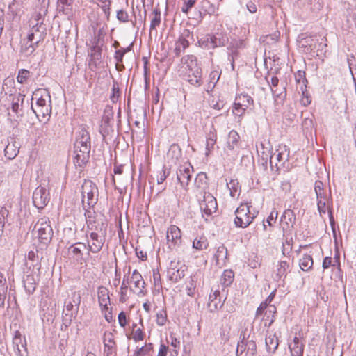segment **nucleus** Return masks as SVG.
<instances>
[{"mask_svg": "<svg viewBox=\"0 0 356 356\" xmlns=\"http://www.w3.org/2000/svg\"><path fill=\"white\" fill-rule=\"evenodd\" d=\"M90 138L86 130L80 131L74 143V163L76 166L82 168L88 162L90 152Z\"/></svg>", "mask_w": 356, "mask_h": 356, "instance_id": "f257e3e1", "label": "nucleus"}, {"mask_svg": "<svg viewBox=\"0 0 356 356\" xmlns=\"http://www.w3.org/2000/svg\"><path fill=\"white\" fill-rule=\"evenodd\" d=\"M182 67L186 71L187 81L196 87L200 86L202 81V70L198 66L196 57L193 55H187L182 58Z\"/></svg>", "mask_w": 356, "mask_h": 356, "instance_id": "f03ea898", "label": "nucleus"}, {"mask_svg": "<svg viewBox=\"0 0 356 356\" xmlns=\"http://www.w3.org/2000/svg\"><path fill=\"white\" fill-rule=\"evenodd\" d=\"M35 99V105L31 106V109L38 118L50 116L51 113V96L45 90H38L33 92L32 99Z\"/></svg>", "mask_w": 356, "mask_h": 356, "instance_id": "7ed1b4c3", "label": "nucleus"}, {"mask_svg": "<svg viewBox=\"0 0 356 356\" xmlns=\"http://www.w3.org/2000/svg\"><path fill=\"white\" fill-rule=\"evenodd\" d=\"M248 204H241L236 209L234 223L236 227L246 228L255 219L257 213L252 212Z\"/></svg>", "mask_w": 356, "mask_h": 356, "instance_id": "20e7f679", "label": "nucleus"}, {"mask_svg": "<svg viewBox=\"0 0 356 356\" xmlns=\"http://www.w3.org/2000/svg\"><path fill=\"white\" fill-rule=\"evenodd\" d=\"M98 188L95 183L90 180H85L81 186V196L83 207L85 209L86 204L89 208L93 207L98 200Z\"/></svg>", "mask_w": 356, "mask_h": 356, "instance_id": "39448f33", "label": "nucleus"}, {"mask_svg": "<svg viewBox=\"0 0 356 356\" xmlns=\"http://www.w3.org/2000/svg\"><path fill=\"white\" fill-rule=\"evenodd\" d=\"M98 230H92L90 241L88 242V250L97 253L99 252L104 243V236L106 233L107 225L101 221L98 223Z\"/></svg>", "mask_w": 356, "mask_h": 356, "instance_id": "423d86ee", "label": "nucleus"}, {"mask_svg": "<svg viewBox=\"0 0 356 356\" xmlns=\"http://www.w3.org/2000/svg\"><path fill=\"white\" fill-rule=\"evenodd\" d=\"M49 222L48 218L42 217L38 220L34 227V229H37L38 238L44 243L49 241L53 235V230Z\"/></svg>", "mask_w": 356, "mask_h": 356, "instance_id": "0eeeda50", "label": "nucleus"}, {"mask_svg": "<svg viewBox=\"0 0 356 356\" xmlns=\"http://www.w3.org/2000/svg\"><path fill=\"white\" fill-rule=\"evenodd\" d=\"M38 37H35L33 34L27 35L21 40L20 53L24 56H29L35 51L38 46Z\"/></svg>", "mask_w": 356, "mask_h": 356, "instance_id": "6e6552de", "label": "nucleus"}, {"mask_svg": "<svg viewBox=\"0 0 356 356\" xmlns=\"http://www.w3.org/2000/svg\"><path fill=\"white\" fill-rule=\"evenodd\" d=\"M289 156V149L286 145H279L276 151L270 156V163L276 167L283 166L284 163L288 161Z\"/></svg>", "mask_w": 356, "mask_h": 356, "instance_id": "1a4fd4ad", "label": "nucleus"}, {"mask_svg": "<svg viewBox=\"0 0 356 356\" xmlns=\"http://www.w3.org/2000/svg\"><path fill=\"white\" fill-rule=\"evenodd\" d=\"M203 217H209L217 211L216 198L210 193H204L203 200L200 203Z\"/></svg>", "mask_w": 356, "mask_h": 356, "instance_id": "9d476101", "label": "nucleus"}, {"mask_svg": "<svg viewBox=\"0 0 356 356\" xmlns=\"http://www.w3.org/2000/svg\"><path fill=\"white\" fill-rule=\"evenodd\" d=\"M130 287L131 291L139 296H143L145 293V283L142 275L134 270L130 278Z\"/></svg>", "mask_w": 356, "mask_h": 356, "instance_id": "9b49d317", "label": "nucleus"}, {"mask_svg": "<svg viewBox=\"0 0 356 356\" xmlns=\"http://www.w3.org/2000/svg\"><path fill=\"white\" fill-rule=\"evenodd\" d=\"M13 351L15 356H26V341L25 338L22 337V334L19 331L15 332L13 339Z\"/></svg>", "mask_w": 356, "mask_h": 356, "instance_id": "f8f14e48", "label": "nucleus"}, {"mask_svg": "<svg viewBox=\"0 0 356 356\" xmlns=\"http://www.w3.org/2000/svg\"><path fill=\"white\" fill-rule=\"evenodd\" d=\"M167 243L170 248H174L181 242V229L176 225H170L166 233Z\"/></svg>", "mask_w": 356, "mask_h": 356, "instance_id": "ddd939ff", "label": "nucleus"}, {"mask_svg": "<svg viewBox=\"0 0 356 356\" xmlns=\"http://www.w3.org/2000/svg\"><path fill=\"white\" fill-rule=\"evenodd\" d=\"M49 193L44 187H38L33 194V204L38 209H43L49 202Z\"/></svg>", "mask_w": 356, "mask_h": 356, "instance_id": "4468645a", "label": "nucleus"}, {"mask_svg": "<svg viewBox=\"0 0 356 356\" xmlns=\"http://www.w3.org/2000/svg\"><path fill=\"white\" fill-rule=\"evenodd\" d=\"M193 167L190 163H184L181 165L177 172L178 181L183 187H186L191 180Z\"/></svg>", "mask_w": 356, "mask_h": 356, "instance_id": "2eb2a0df", "label": "nucleus"}, {"mask_svg": "<svg viewBox=\"0 0 356 356\" xmlns=\"http://www.w3.org/2000/svg\"><path fill=\"white\" fill-rule=\"evenodd\" d=\"M74 0H58L57 9L58 12L67 17H72L74 13Z\"/></svg>", "mask_w": 356, "mask_h": 356, "instance_id": "dca6fc26", "label": "nucleus"}, {"mask_svg": "<svg viewBox=\"0 0 356 356\" xmlns=\"http://www.w3.org/2000/svg\"><path fill=\"white\" fill-rule=\"evenodd\" d=\"M99 304L102 310H108L110 305L108 290L104 286H99L97 291Z\"/></svg>", "mask_w": 356, "mask_h": 356, "instance_id": "f3484780", "label": "nucleus"}, {"mask_svg": "<svg viewBox=\"0 0 356 356\" xmlns=\"http://www.w3.org/2000/svg\"><path fill=\"white\" fill-rule=\"evenodd\" d=\"M217 140V134L216 130L212 127L211 130L206 136V145H205V155L207 156H209L211 152L214 149V146L216 145Z\"/></svg>", "mask_w": 356, "mask_h": 356, "instance_id": "a211bd4d", "label": "nucleus"}, {"mask_svg": "<svg viewBox=\"0 0 356 356\" xmlns=\"http://www.w3.org/2000/svg\"><path fill=\"white\" fill-rule=\"evenodd\" d=\"M172 266V264H171ZM184 270L185 266H181L180 268H177L176 267L170 266L168 270V276L169 279L174 282H177L182 277H184Z\"/></svg>", "mask_w": 356, "mask_h": 356, "instance_id": "6ab92c4d", "label": "nucleus"}, {"mask_svg": "<svg viewBox=\"0 0 356 356\" xmlns=\"http://www.w3.org/2000/svg\"><path fill=\"white\" fill-rule=\"evenodd\" d=\"M291 356H302L304 345L300 342L298 337H295L293 341L289 344Z\"/></svg>", "mask_w": 356, "mask_h": 356, "instance_id": "aec40b11", "label": "nucleus"}, {"mask_svg": "<svg viewBox=\"0 0 356 356\" xmlns=\"http://www.w3.org/2000/svg\"><path fill=\"white\" fill-rule=\"evenodd\" d=\"M181 156V150L179 146L177 144H172L167 152V159L168 161L175 164Z\"/></svg>", "mask_w": 356, "mask_h": 356, "instance_id": "412c9836", "label": "nucleus"}, {"mask_svg": "<svg viewBox=\"0 0 356 356\" xmlns=\"http://www.w3.org/2000/svg\"><path fill=\"white\" fill-rule=\"evenodd\" d=\"M81 297L74 294L71 298H69L65 302V307L67 312L74 311L78 312L79 309V304Z\"/></svg>", "mask_w": 356, "mask_h": 356, "instance_id": "4be33fe9", "label": "nucleus"}, {"mask_svg": "<svg viewBox=\"0 0 356 356\" xmlns=\"http://www.w3.org/2000/svg\"><path fill=\"white\" fill-rule=\"evenodd\" d=\"M227 257V250L224 245H220L217 247L214 258L217 265L224 264Z\"/></svg>", "mask_w": 356, "mask_h": 356, "instance_id": "5701e85b", "label": "nucleus"}, {"mask_svg": "<svg viewBox=\"0 0 356 356\" xmlns=\"http://www.w3.org/2000/svg\"><path fill=\"white\" fill-rule=\"evenodd\" d=\"M212 36L215 48L218 47H224L229 41L227 33L224 32H216L213 34Z\"/></svg>", "mask_w": 356, "mask_h": 356, "instance_id": "b1692460", "label": "nucleus"}, {"mask_svg": "<svg viewBox=\"0 0 356 356\" xmlns=\"http://www.w3.org/2000/svg\"><path fill=\"white\" fill-rule=\"evenodd\" d=\"M24 95L20 93H18L17 95H10V100L12 102L11 104V108L12 111L15 113H18L20 107H22L24 99Z\"/></svg>", "mask_w": 356, "mask_h": 356, "instance_id": "393cba45", "label": "nucleus"}, {"mask_svg": "<svg viewBox=\"0 0 356 356\" xmlns=\"http://www.w3.org/2000/svg\"><path fill=\"white\" fill-rule=\"evenodd\" d=\"M235 102L237 106H242L247 109L250 106L253 104V99L247 94H241L236 96Z\"/></svg>", "mask_w": 356, "mask_h": 356, "instance_id": "a878e982", "label": "nucleus"}, {"mask_svg": "<svg viewBox=\"0 0 356 356\" xmlns=\"http://www.w3.org/2000/svg\"><path fill=\"white\" fill-rule=\"evenodd\" d=\"M278 345V338L275 334H269L266 337V346L268 352L274 353L277 350Z\"/></svg>", "mask_w": 356, "mask_h": 356, "instance_id": "bb28decb", "label": "nucleus"}, {"mask_svg": "<svg viewBox=\"0 0 356 356\" xmlns=\"http://www.w3.org/2000/svg\"><path fill=\"white\" fill-rule=\"evenodd\" d=\"M239 138V135L236 131L232 130L229 131L227 137V148L229 150H234L238 146Z\"/></svg>", "mask_w": 356, "mask_h": 356, "instance_id": "cd10ccee", "label": "nucleus"}, {"mask_svg": "<svg viewBox=\"0 0 356 356\" xmlns=\"http://www.w3.org/2000/svg\"><path fill=\"white\" fill-rule=\"evenodd\" d=\"M85 216L86 220L88 225V227L91 230H98V223H100L99 221L95 220L94 213L95 212L91 210H88L86 208Z\"/></svg>", "mask_w": 356, "mask_h": 356, "instance_id": "c85d7f7f", "label": "nucleus"}, {"mask_svg": "<svg viewBox=\"0 0 356 356\" xmlns=\"http://www.w3.org/2000/svg\"><path fill=\"white\" fill-rule=\"evenodd\" d=\"M209 246L207 238L204 236H198L194 238L192 243L193 249L197 250H206Z\"/></svg>", "mask_w": 356, "mask_h": 356, "instance_id": "c756f323", "label": "nucleus"}, {"mask_svg": "<svg viewBox=\"0 0 356 356\" xmlns=\"http://www.w3.org/2000/svg\"><path fill=\"white\" fill-rule=\"evenodd\" d=\"M314 262L311 255L305 254L300 259L299 266L303 271L309 270L313 266Z\"/></svg>", "mask_w": 356, "mask_h": 356, "instance_id": "7c9ffc66", "label": "nucleus"}, {"mask_svg": "<svg viewBox=\"0 0 356 356\" xmlns=\"http://www.w3.org/2000/svg\"><path fill=\"white\" fill-rule=\"evenodd\" d=\"M227 186L229 190L231 197L234 198L240 195L241 187L236 179H231L229 182L227 183Z\"/></svg>", "mask_w": 356, "mask_h": 356, "instance_id": "2f4dec72", "label": "nucleus"}, {"mask_svg": "<svg viewBox=\"0 0 356 356\" xmlns=\"http://www.w3.org/2000/svg\"><path fill=\"white\" fill-rule=\"evenodd\" d=\"M234 273L231 270H225L220 279V283L223 287L229 286L234 281Z\"/></svg>", "mask_w": 356, "mask_h": 356, "instance_id": "473e14b6", "label": "nucleus"}, {"mask_svg": "<svg viewBox=\"0 0 356 356\" xmlns=\"http://www.w3.org/2000/svg\"><path fill=\"white\" fill-rule=\"evenodd\" d=\"M42 22H37L34 23L33 20L29 21V26H31V29L29 30L28 34H33L35 37H38V41L40 42L42 39V33L40 31V28L42 26Z\"/></svg>", "mask_w": 356, "mask_h": 356, "instance_id": "72a5a7b5", "label": "nucleus"}, {"mask_svg": "<svg viewBox=\"0 0 356 356\" xmlns=\"http://www.w3.org/2000/svg\"><path fill=\"white\" fill-rule=\"evenodd\" d=\"M199 45L205 49H214L213 36L211 34H207L198 40Z\"/></svg>", "mask_w": 356, "mask_h": 356, "instance_id": "f704fd0d", "label": "nucleus"}, {"mask_svg": "<svg viewBox=\"0 0 356 356\" xmlns=\"http://www.w3.org/2000/svg\"><path fill=\"white\" fill-rule=\"evenodd\" d=\"M314 191L316 196V200L325 197L328 194V191L324 187V184L321 181H316L314 184Z\"/></svg>", "mask_w": 356, "mask_h": 356, "instance_id": "c9c22d12", "label": "nucleus"}, {"mask_svg": "<svg viewBox=\"0 0 356 356\" xmlns=\"http://www.w3.org/2000/svg\"><path fill=\"white\" fill-rule=\"evenodd\" d=\"M189 42L183 37H180L175 42V53L179 56L184 49L188 47Z\"/></svg>", "mask_w": 356, "mask_h": 356, "instance_id": "e433bc0d", "label": "nucleus"}, {"mask_svg": "<svg viewBox=\"0 0 356 356\" xmlns=\"http://www.w3.org/2000/svg\"><path fill=\"white\" fill-rule=\"evenodd\" d=\"M275 293L276 290L273 291L268 296V298L260 304L259 307L257 308V312H262L263 310L267 309L268 307H269V308L272 307L273 306L270 305V304L275 298ZM269 312H273V310L269 309ZM273 312L275 311L273 310Z\"/></svg>", "mask_w": 356, "mask_h": 356, "instance_id": "4c0bfd02", "label": "nucleus"}, {"mask_svg": "<svg viewBox=\"0 0 356 356\" xmlns=\"http://www.w3.org/2000/svg\"><path fill=\"white\" fill-rule=\"evenodd\" d=\"M289 268V264L286 261H282L278 263L276 267V276L278 278H281L285 276L286 271Z\"/></svg>", "mask_w": 356, "mask_h": 356, "instance_id": "58836bf2", "label": "nucleus"}, {"mask_svg": "<svg viewBox=\"0 0 356 356\" xmlns=\"http://www.w3.org/2000/svg\"><path fill=\"white\" fill-rule=\"evenodd\" d=\"M152 15L153 17L150 24V31L155 29L161 23V12L159 9H154Z\"/></svg>", "mask_w": 356, "mask_h": 356, "instance_id": "ea45409f", "label": "nucleus"}, {"mask_svg": "<svg viewBox=\"0 0 356 356\" xmlns=\"http://www.w3.org/2000/svg\"><path fill=\"white\" fill-rule=\"evenodd\" d=\"M222 303L220 301V299L218 300H213V296H209V302L208 304L209 312H215L216 310L221 309L222 307Z\"/></svg>", "mask_w": 356, "mask_h": 356, "instance_id": "a19ab883", "label": "nucleus"}, {"mask_svg": "<svg viewBox=\"0 0 356 356\" xmlns=\"http://www.w3.org/2000/svg\"><path fill=\"white\" fill-rule=\"evenodd\" d=\"M333 204L330 203H317V208L319 214L321 217L326 213H329L330 211H332Z\"/></svg>", "mask_w": 356, "mask_h": 356, "instance_id": "79ce46f5", "label": "nucleus"}, {"mask_svg": "<svg viewBox=\"0 0 356 356\" xmlns=\"http://www.w3.org/2000/svg\"><path fill=\"white\" fill-rule=\"evenodd\" d=\"M82 248H86V245L83 243H78L75 245H71L69 248L70 252L72 253L74 256L77 258L81 257Z\"/></svg>", "mask_w": 356, "mask_h": 356, "instance_id": "37998d69", "label": "nucleus"}, {"mask_svg": "<svg viewBox=\"0 0 356 356\" xmlns=\"http://www.w3.org/2000/svg\"><path fill=\"white\" fill-rule=\"evenodd\" d=\"M4 152L5 156L9 159H14L17 156L18 152V151L15 149L14 145L10 144H8L6 147Z\"/></svg>", "mask_w": 356, "mask_h": 356, "instance_id": "c03bdc74", "label": "nucleus"}, {"mask_svg": "<svg viewBox=\"0 0 356 356\" xmlns=\"http://www.w3.org/2000/svg\"><path fill=\"white\" fill-rule=\"evenodd\" d=\"M8 215V211L3 207L0 209V234L3 232L4 225L6 222V218Z\"/></svg>", "mask_w": 356, "mask_h": 356, "instance_id": "a18cd8bd", "label": "nucleus"}, {"mask_svg": "<svg viewBox=\"0 0 356 356\" xmlns=\"http://www.w3.org/2000/svg\"><path fill=\"white\" fill-rule=\"evenodd\" d=\"M298 76H299L298 78L296 77V81L299 84V87H300V89L302 95H305V93L306 92V88H307L306 83L307 82V81L304 77V76L301 74L300 72L299 73Z\"/></svg>", "mask_w": 356, "mask_h": 356, "instance_id": "49530a36", "label": "nucleus"}, {"mask_svg": "<svg viewBox=\"0 0 356 356\" xmlns=\"http://www.w3.org/2000/svg\"><path fill=\"white\" fill-rule=\"evenodd\" d=\"M104 352L107 355H109L112 353L113 348L114 347L115 343L111 338H108V339H104Z\"/></svg>", "mask_w": 356, "mask_h": 356, "instance_id": "de8ad7c7", "label": "nucleus"}, {"mask_svg": "<svg viewBox=\"0 0 356 356\" xmlns=\"http://www.w3.org/2000/svg\"><path fill=\"white\" fill-rule=\"evenodd\" d=\"M7 289L6 280L3 273L0 272V296H6Z\"/></svg>", "mask_w": 356, "mask_h": 356, "instance_id": "09e8293b", "label": "nucleus"}, {"mask_svg": "<svg viewBox=\"0 0 356 356\" xmlns=\"http://www.w3.org/2000/svg\"><path fill=\"white\" fill-rule=\"evenodd\" d=\"M29 74H30L29 71H28L26 70H24V69L20 70L19 71L18 75L17 76V81L20 83H24L26 81V79L29 78Z\"/></svg>", "mask_w": 356, "mask_h": 356, "instance_id": "8fccbe9b", "label": "nucleus"}, {"mask_svg": "<svg viewBox=\"0 0 356 356\" xmlns=\"http://www.w3.org/2000/svg\"><path fill=\"white\" fill-rule=\"evenodd\" d=\"M246 346H248L247 356H254L257 350L255 343L253 341H249L246 343Z\"/></svg>", "mask_w": 356, "mask_h": 356, "instance_id": "3c124183", "label": "nucleus"}, {"mask_svg": "<svg viewBox=\"0 0 356 356\" xmlns=\"http://www.w3.org/2000/svg\"><path fill=\"white\" fill-rule=\"evenodd\" d=\"M207 176L204 173H200L195 179V184L198 188H202L204 184H206Z\"/></svg>", "mask_w": 356, "mask_h": 356, "instance_id": "603ef678", "label": "nucleus"}, {"mask_svg": "<svg viewBox=\"0 0 356 356\" xmlns=\"http://www.w3.org/2000/svg\"><path fill=\"white\" fill-rule=\"evenodd\" d=\"M116 17L122 22H127L129 20L128 13L122 9L117 11Z\"/></svg>", "mask_w": 356, "mask_h": 356, "instance_id": "864d4df0", "label": "nucleus"}, {"mask_svg": "<svg viewBox=\"0 0 356 356\" xmlns=\"http://www.w3.org/2000/svg\"><path fill=\"white\" fill-rule=\"evenodd\" d=\"M156 321L159 325H164L167 321V313H156Z\"/></svg>", "mask_w": 356, "mask_h": 356, "instance_id": "5fc2aeb1", "label": "nucleus"}, {"mask_svg": "<svg viewBox=\"0 0 356 356\" xmlns=\"http://www.w3.org/2000/svg\"><path fill=\"white\" fill-rule=\"evenodd\" d=\"M245 110L246 108H245L244 107L237 106L236 105V102H234L232 108V113L234 115L241 117L244 114Z\"/></svg>", "mask_w": 356, "mask_h": 356, "instance_id": "6e6d98bb", "label": "nucleus"}, {"mask_svg": "<svg viewBox=\"0 0 356 356\" xmlns=\"http://www.w3.org/2000/svg\"><path fill=\"white\" fill-rule=\"evenodd\" d=\"M316 203H330L333 204L332 202V193H331V189L329 188L328 190V194L325 197H323L322 198L316 200Z\"/></svg>", "mask_w": 356, "mask_h": 356, "instance_id": "4d7b16f0", "label": "nucleus"}, {"mask_svg": "<svg viewBox=\"0 0 356 356\" xmlns=\"http://www.w3.org/2000/svg\"><path fill=\"white\" fill-rule=\"evenodd\" d=\"M278 213L277 211H272L270 215L268 216L266 222H267L269 226H272L273 222H275Z\"/></svg>", "mask_w": 356, "mask_h": 356, "instance_id": "13d9d810", "label": "nucleus"}, {"mask_svg": "<svg viewBox=\"0 0 356 356\" xmlns=\"http://www.w3.org/2000/svg\"><path fill=\"white\" fill-rule=\"evenodd\" d=\"M196 0H187L184 1V6L181 8L183 13H187L188 10L191 9L195 4Z\"/></svg>", "mask_w": 356, "mask_h": 356, "instance_id": "bf43d9fd", "label": "nucleus"}, {"mask_svg": "<svg viewBox=\"0 0 356 356\" xmlns=\"http://www.w3.org/2000/svg\"><path fill=\"white\" fill-rule=\"evenodd\" d=\"M112 92H113L112 95L111 96V99L112 100L113 102H115L120 96L119 88L118 86H115V84L113 86Z\"/></svg>", "mask_w": 356, "mask_h": 356, "instance_id": "052dcab7", "label": "nucleus"}, {"mask_svg": "<svg viewBox=\"0 0 356 356\" xmlns=\"http://www.w3.org/2000/svg\"><path fill=\"white\" fill-rule=\"evenodd\" d=\"M133 339L137 341H141L143 339V333L142 330L138 328L133 334Z\"/></svg>", "mask_w": 356, "mask_h": 356, "instance_id": "680f3d73", "label": "nucleus"}, {"mask_svg": "<svg viewBox=\"0 0 356 356\" xmlns=\"http://www.w3.org/2000/svg\"><path fill=\"white\" fill-rule=\"evenodd\" d=\"M170 345L174 347V348L175 350H178L179 349V347H180V341L179 339H177L176 337L170 335Z\"/></svg>", "mask_w": 356, "mask_h": 356, "instance_id": "e2e57ef3", "label": "nucleus"}, {"mask_svg": "<svg viewBox=\"0 0 356 356\" xmlns=\"http://www.w3.org/2000/svg\"><path fill=\"white\" fill-rule=\"evenodd\" d=\"M153 279L154 282L155 286L161 287V276L159 272L154 271L153 273Z\"/></svg>", "mask_w": 356, "mask_h": 356, "instance_id": "0e129e2a", "label": "nucleus"}, {"mask_svg": "<svg viewBox=\"0 0 356 356\" xmlns=\"http://www.w3.org/2000/svg\"><path fill=\"white\" fill-rule=\"evenodd\" d=\"M118 322L120 326L124 327L127 324V316L126 313H119L118 314Z\"/></svg>", "mask_w": 356, "mask_h": 356, "instance_id": "69168bd1", "label": "nucleus"}, {"mask_svg": "<svg viewBox=\"0 0 356 356\" xmlns=\"http://www.w3.org/2000/svg\"><path fill=\"white\" fill-rule=\"evenodd\" d=\"M195 286L193 283V280L191 279L190 284L186 288L187 294L189 296H193L194 293H195Z\"/></svg>", "mask_w": 356, "mask_h": 356, "instance_id": "338daca9", "label": "nucleus"}, {"mask_svg": "<svg viewBox=\"0 0 356 356\" xmlns=\"http://www.w3.org/2000/svg\"><path fill=\"white\" fill-rule=\"evenodd\" d=\"M332 258L330 257H326L323 261V269H327L332 266Z\"/></svg>", "mask_w": 356, "mask_h": 356, "instance_id": "774afa93", "label": "nucleus"}]
</instances>
